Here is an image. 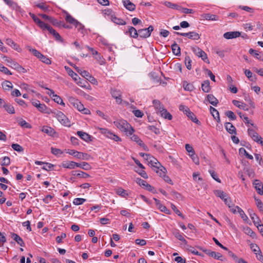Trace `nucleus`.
<instances>
[{
	"mask_svg": "<svg viewBox=\"0 0 263 263\" xmlns=\"http://www.w3.org/2000/svg\"><path fill=\"white\" fill-rule=\"evenodd\" d=\"M115 125L121 131L126 132L127 135H132L134 129L131 125L124 120H118L114 122Z\"/></svg>",
	"mask_w": 263,
	"mask_h": 263,
	"instance_id": "nucleus-1",
	"label": "nucleus"
},
{
	"mask_svg": "<svg viewBox=\"0 0 263 263\" xmlns=\"http://www.w3.org/2000/svg\"><path fill=\"white\" fill-rule=\"evenodd\" d=\"M53 116L56 117L58 121L63 125L67 126H70V122L67 117L61 111L55 110L52 111Z\"/></svg>",
	"mask_w": 263,
	"mask_h": 263,
	"instance_id": "nucleus-2",
	"label": "nucleus"
},
{
	"mask_svg": "<svg viewBox=\"0 0 263 263\" xmlns=\"http://www.w3.org/2000/svg\"><path fill=\"white\" fill-rule=\"evenodd\" d=\"M248 212L251 218L252 219L254 224L260 232H262V229H260V227H262V224H260V220L257 215L254 212L252 209H249Z\"/></svg>",
	"mask_w": 263,
	"mask_h": 263,
	"instance_id": "nucleus-3",
	"label": "nucleus"
},
{
	"mask_svg": "<svg viewBox=\"0 0 263 263\" xmlns=\"http://www.w3.org/2000/svg\"><path fill=\"white\" fill-rule=\"evenodd\" d=\"M100 132L107 138L114 140L115 141H120L121 139L107 128H99Z\"/></svg>",
	"mask_w": 263,
	"mask_h": 263,
	"instance_id": "nucleus-4",
	"label": "nucleus"
},
{
	"mask_svg": "<svg viewBox=\"0 0 263 263\" xmlns=\"http://www.w3.org/2000/svg\"><path fill=\"white\" fill-rule=\"evenodd\" d=\"M154 27L152 25L149 26L147 28L139 29L138 30V37L142 39H146L151 36Z\"/></svg>",
	"mask_w": 263,
	"mask_h": 263,
	"instance_id": "nucleus-5",
	"label": "nucleus"
},
{
	"mask_svg": "<svg viewBox=\"0 0 263 263\" xmlns=\"http://www.w3.org/2000/svg\"><path fill=\"white\" fill-rule=\"evenodd\" d=\"M67 153L73 156L76 158L81 159L82 160H88L90 158V156L88 154L79 152L73 149H68Z\"/></svg>",
	"mask_w": 263,
	"mask_h": 263,
	"instance_id": "nucleus-6",
	"label": "nucleus"
},
{
	"mask_svg": "<svg viewBox=\"0 0 263 263\" xmlns=\"http://www.w3.org/2000/svg\"><path fill=\"white\" fill-rule=\"evenodd\" d=\"M192 50L197 56L201 58L204 62L209 63L207 55L204 51L198 47H192Z\"/></svg>",
	"mask_w": 263,
	"mask_h": 263,
	"instance_id": "nucleus-7",
	"label": "nucleus"
},
{
	"mask_svg": "<svg viewBox=\"0 0 263 263\" xmlns=\"http://www.w3.org/2000/svg\"><path fill=\"white\" fill-rule=\"evenodd\" d=\"M174 33L178 35L187 37L189 39L193 40H198L200 37V35L195 31H190L186 33L174 32Z\"/></svg>",
	"mask_w": 263,
	"mask_h": 263,
	"instance_id": "nucleus-8",
	"label": "nucleus"
},
{
	"mask_svg": "<svg viewBox=\"0 0 263 263\" xmlns=\"http://www.w3.org/2000/svg\"><path fill=\"white\" fill-rule=\"evenodd\" d=\"M46 27H45L43 28V30H45L46 29L47 30L50 32V33H51L53 36V37L57 41L63 42V38L61 37V36L58 32H57L54 29H53L50 26H49L47 24L46 25Z\"/></svg>",
	"mask_w": 263,
	"mask_h": 263,
	"instance_id": "nucleus-9",
	"label": "nucleus"
},
{
	"mask_svg": "<svg viewBox=\"0 0 263 263\" xmlns=\"http://www.w3.org/2000/svg\"><path fill=\"white\" fill-rule=\"evenodd\" d=\"M205 253L208 255L209 256L213 257L215 259L224 261L227 260L226 258L223 257L222 255L218 252H216L215 251H212L211 250H206L204 251Z\"/></svg>",
	"mask_w": 263,
	"mask_h": 263,
	"instance_id": "nucleus-10",
	"label": "nucleus"
},
{
	"mask_svg": "<svg viewBox=\"0 0 263 263\" xmlns=\"http://www.w3.org/2000/svg\"><path fill=\"white\" fill-rule=\"evenodd\" d=\"M77 134L80 137L81 139L86 142H91L93 139L92 136L83 131H78Z\"/></svg>",
	"mask_w": 263,
	"mask_h": 263,
	"instance_id": "nucleus-11",
	"label": "nucleus"
},
{
	"mask_svg": "<svg viewBox=\"0 0 263 263\" xmlns=\"http://www.w3.org/2000/svg\"><path fill=\"white\" fill-rule=\"evenodd\" d=\"M128 30L125 32V34L129 35L130 37L138 39V30L133 26H128Z\"/></svg>",
	"mask_w": 263,
	"mask_h": 263,
	"instance_id": "nucleus-12",
	"label": "nucleus"
},
{
	"mask_svg": "<svg viewBox=\"0 0 263 263\" xmlns=\"http://www.w3.org/2000/svg\"><path fill=\"white\" fill-rule=\"evenodd\" d=\"M81 75L85 78L87 80L89 81L91 83L93 84H96L97 83V80L92 77L88 71L84 70L81 72Z\"/></svg>",
	"mask_w": 263,
	"mask_h": 263,
	"instance_id": "nucleus-13",
	"label": "nucleus"
},
{
	"mask_svg": "<svg viewBox=\"0 0 263 263\" xmlns=\"http://www.w3.org/2000/svg\"><path fill=\"white\" fill-rule=\"evenodd\" d=\"M29 15L31 17L33 21L36 23V24L42 30L45 27H46V25H47V24L42 21L35 14L31 13H29Z\"/></svg>",
	"mask_w": 263,
	"mask_h": 263,
	"instance_id": "nucleus-14",
	"label": "nucleus"
},
{
	"mask_svg": "<svg viewBox=\"0 0 263 263\" xmlns=\"http://www.w3.org/2000/svg\"><path fill=\"white\" fill-rule=\"evenodd\" d=\"M241 33L239 31L227 32L223 34V37L228 40L235 39L240 36Z\"/></svg>",
	"mask_w": 263,
	"mask_h": 263,
	"instance_id": "nucleus-15",
	"label": "nucleus"
},
{
	"mask_svg": "<svg viewBox=\"0 0 263 263\" xmlns=\"http://www.w3.org/2000/svg\"><path fill=\"white\" fill-rule=\"evenodd\" d=\"M2 58L3 59H4L5 61L7 63V65L11 67V68H12L14 69H16L17 67H18V65L19 64H18L17 62L14 61L10 58H9L5 55L2 56Z\"/></svg>",
	"mask_w": 263,
	"mask_h": 263,
	"instance_id": "nucleus-16",
	"label": "nucleus"
},
{
	"mask_svg": "<svg viewBox=\"0 0 263 263\" xmlns=\"http://www.w3.org/2000/svg\"><path fill=\"white\" fill-rule=\"evenodd\" d=\"M172 233L176 238L183 242L184 244H187V241L184 238L182 235L183 234L181 233L179 230L176 229H173Z\"/></svg>",
	"mask_w": 263,
	"mask_h": 263,
	"instance_id": "nucleus-17",
	"label": "nucleus"
},
{
	"mask_svg": "<svg viewBox=\"0 0 263 263\" xmlns=\"http://www.w3.org/2000/svg\"><path fill=\"white\" fill-rule=\"evenodd\" d=\"M70 103L73 105V106L78 109V110L81 111L82 109H84V105L82 104L78 100L74 98H72L70 100Z\"/></svg>",
	"mask_w": 263,
	"mask_h": 263,
	"instance_id": "nucleus-18",
	"label": "nucleus"
},
{
	"mask_svg": "<svg viewBox=\"0 0 263 263\" xmlns=\"http://www.w3.org/2000/svg\"><path fill=\"white\" fill-rule=\"evenodd\" d=\"M5 42L8 45L11 46L15 50L18 52H20L21 51V49L19 45L15 43L11 39H6Z\"/></svg>",
	"mask_w": 263,
	"mask_h": 263,
	"instance_id": "nucleus-19",
	"label": "nucleus"
},
{
	"mask_svg": "<svg viewBox=\"0 0 263 263\" xmlns=\"http://www.w3.org/2000/svg\"><path fill=\"white\" fill-rule=\"evenodd\" d=\"M243 232L247 235L250 236L253 239L257 238L256 234L250 227L245 226L242 227Z\"/></svg>",
	"mask_w": 263,
	"mask_h": 263,
	"instance_id": "nucleus-20",
	"label": "nucleus"
},
{
	"mask_svg": "<svg viewBox=\"0 0 263 263\" xmlns=\"http://www.w3.org/2000/svg\"><path fill=\"white\" fill-rule=\"evenodd\" d=\"M124 6L129 11H132L135 10V5L129 0H122Z\"/></svg>",
	"mask_w": 263,
	"mask_h": 263,
	"instance_id": "nucleus-21",
	"label": "nucleus"
},
{
	"mask_svg": "<svg viewBox=\"0 0 263 263\" xmlns=\"http://www.w3.org/2000/svg\"><path fill=\"white\" fill-rule=\"evenodd\" d=\"M253 184L257 193L261 195H263V185L259 180H255Z\"/></svg>",
	"mask_w": 263,
	"mask_h": 263,
	"instance_id": "nucleus-22",
	"label": "nucleus"
},
{
	"mask_svg": "<svg viewBox=\"0 0 263 263\" xmlns=\"http://www.w3.org/2000/svg\"><path fill=\"white\" fill-rule=\"evenodd\" d=\"M63 13L65 14V20L70 24L73 25L77 22L78 20L73 17L68 12L64 10Z\"/></svg>",
	"mask_w": 263,
	"mask_h": 263,
	"instance_id": "nucleus-23",
	"label": "nucleus"
},
{
	"mask_svg": "<svg viewBox=\"0 0 263 263\" xmlns=\"http://www.w3.org/2000/svg\"><path fill=\"white\" fill-rule=\"evenodd\" d=\"M185 114L190 118L193 122L196 123L198 125L200 124V122L196 118L195 115L192 112L190 109L186 111Z\"/></svg>",
	"mask_w": 263,
	"mask_h": 263,
	"instance_id": "nucleus-24",
	"label": "nucleus"
},
{
	"mask_svg": "<svg viewBox=\"0 0 263 263\" xmlns=\"http://www.w3.org/2000/svg\"><path fill=\"white\" fill-rule=\"evenodd\" d=\"M225 128L227 131L230 134H236V129L231 123L226 122L225 123Z\"/></svg>",
	"mask_w": 263,
	"mask_h": 263,
	"instance_id": "nucleus-25",
	"label": "nucleus"
},
{
	"mask_svg": "<svg viewBox=\"0 0 263 263\" xmlns=\"http://www.w3.org/2000/svg\"><path fill=\"white\" fill-rule=\"evenodd\" d=\"M210 110L214 119L216 120L218 123H220V119L218 110L212 106L210 107Z\"/></svg>",
	"mask_w": 263,
	"mask_h": 263,
	"instance_id": "nucleus-26",
	"label": "nucleus"
},
{
	"mask_svg": "<svg viewBox=\"0 0 263 263\" xmlns=\"http://www.w3.org/2000/svg\"><path fill=\"white\" fill-rule=\"evenodd\" d=\"M35 163L37 165L43 164V165H46L48 166V168H46V167L45 165H44L42 167L43 170H46L47 171H50L54 166V165L51 163L43 162V161H35Z\"/></svg>",
	"mask_w": 263,
	"mask_h": 263,
	"instance_id": "nucleus-27",
	"label": "nucleus"
},
{
	"mask_svg": "<svg viewBox=\"0 0 263 263\" xmlns=\"http://www.w3.org/2000/svg\"><path fill=\"white\" fill-rule=\"evenodd\" d=\"M206 98L208 101L212 105L214 106H216L217 104H218V99L215 98L213 95L212 94H209L206 96Z\"/></svg>",
	"mask_w": 263,
	"mask_h": 263,
	"instance_id": "nucleus-28",
	"label": "nucleus"
},
{
	"mask_svg": "<svg viewBox=\"0 0 263 263\" xmlns=\"http://www.w3.org/2000/svg\"><path fill=\"white\" fill-rule=\"evenodd\" d=\"M77 162L74 161L64 162L62 163L61 166L64 168L73 169L76 167Z\"/></svg>",
	"mask_w": 263,
	"mask_h": 263,
	"instance_id": "nucleus-29",
	"label": "nucleus"
},
{
	"mask_svg": "<svg viewBox=\"0 0 263 263\" xmlns=\"http://www.w3.org/2000/svg\"><path fill=\"white\" fill-rule=\"evenodd\" d=\"M110 19L117 25H125L126 24L125 21L122 18L117 17L115 15H111Z\"/></svg>",
	"mask_w": 263,
	"mask_h": 263,
	"instance_id": "nucleus-30",
	"label": "nucleus"
},
{
	"mask_svg": "<svg viewBox=\"0 0 263 263\" xmlns=\"http://www.w3.org/2000/svg\"><path fill=\"white\" fill-rule=\"evenodd\" d=\"M171 48L173 54L177 56L181 55V49L176 42H174L172 45Z\"/></svg>",
	"mask_w": 263,
	"mask_h": 263,
	"instance_id": "nucleus-31",
	"label": "nucleus"
},
{
	"mask_svg": "<svg viewBox=\"0 0 263 263\" xmlns=\"http://www.w3.org/2000/svg\"><path fill=\"white\" fill-rule=\"evenodd\" d=\"M11 237L21 247L25 246V243L22 238L15 233L11 234Z\"/></svg>",
	"mask_w": 263,
	"mask_h": 263,
	"instance_id": "nucleus-32",
	"label": "nucleus"
},
{
	"mask_svg": "<svg viewBox=\"0 0 263 263\" xmlns=\"http://www.w3.org/2000/svg\"><path fill=\"white\" fill-rule=\"evenodd\" d=\"M232 103L237 107L242 109L244 110L248 111L249 109L247 107V105L239 101L234 100L232 101Z\"/></svg>",
	"mask_w": 263,
	"mask_h": 263,
	"instance_id": "nucleus-33",
	"label": "nucleus"
},
{
	"mask_svg": "<svg viewBox=\"0 0 263 263\" xmlns=\"http://www.w3.org/2000/svg\"><path fill=\"white\" fill-rule=\"evenodd\" d=\"M41 130L50 136H53L55 133L54 130L52 128L47 126H43Z\"/></svg>",
	"mask_w": 263,
	"mask_h": 263,
	"instance_id": "nucleus-34",
	"label": "nucleus"
},
{
	"mask_svg": "<svg viewBox=\"0 0 263 263\" xmlns=\"http://www.w3.org/2000/svg\"><path fill=\"white\" fill-rule=\"evenodd\" d=\"M163 4L165 6H166L167 7H168L169 8H171V9L177 10H181L180 6H179L177 4H176L172 3L168 1H165L164 2H163Z\"/></svg>",
	"mask_w": 263,
	"mask_h": 263,
	"instance_id": "nucleus-35",
	"label": "nucleus"
},
{
	"mask_svg": "<svg viewBox=\"0 0 263 263\" xmlns=\"http://www.w3.org/2000/svg\"><path fill=\"white\" fill-rule=\"evenodd\" d=\"M202 17L203 19L209 21H217L219 18L217 15L210 13L203 14L202 15Z\"/></svg>",
	"mask_w": 263,
	"mask_h": 263,
	"instance_id": "nucleus-36",
	"label": "nucleus"
},
{
	"mask_svg": "<svg viewBox=\"0 0 263 263\" xmlns=\"http://www.w3.org/2000/svg\"><path fill=\"white\" fill-rule=\"evenodd\" d=\"M161 116L163 118L165 119H167L169 120H171L172 119L173 117L172 115L167 111V110L165 108H162V110H160V111Z\"/></svg>",
	"mask_w": 263,
	"mask_h": 263,
	"instance_id": "nucleus-37",
	"label": "nucleus"
},
{
	"mask_svg": "<svg viewBox=\"0 0 263 263\" xmlns=\"http://www.w3.org/2000/svg\"><path fill=\"white\" fill-rule=\"evenodd\" d=\"M201 88L202 90L204 92H209L211 90V86L210 85V81L209 80H206L203 82L201 84Z\"/></svg>",
	"mask_w": 263,
	"mask_h": 263,
	"instance_id": "nucleus-38",
	"label": "nucleus"
},
{
	"mask_svg": "<svg viewBox=\"0 0 263 263\" xmlns=\"http://www.w3.org/2000/svg\"><path fill=\"white\" fill-rule=\"evenodd\" d=\"M76 167H80L84 170L88 171L91 168L90 165L86 162H83L82 163H77V162Z\"/></svg>",
	"mask_w": 263,
	"mask_h": 263,
	"instance_id": "nucleus-39",
	"label": "nucleus"
},
{
	"mask_svg": "<svg viewBox=\"0 0 263 263\" xmlns=\"http://www.w3.org/2000/svg\"><path fill=\"white\" fill-rule=\"evenodd\" d=\"M249 52L250 54L253 55L257 59L263 61V54H260L256 50L251 48Z\"/></svg>",
	"mask_w": 263,
	"mask_h": 263,
	"instance_id": "nucleus-40",
	"label": "nucleus"
},
{
	"mask_svg": "<svg viewBox=\"0 0 263 263\" xmlns=\"http://www.w3.org/2000/svg\"><path fill=\"white\" fill-rule=\"evenodd\" d=\"M3 106L9 114H14L15 113L14 108L11 104L4 103Z\"/></svg>",
	"mask_w": 263,
	"mask_h": 263,
	"instance_id": "nucleus-41",
	"label": "nucleus"
},
{
	"mask_svg": "<svg viewBox=\"0 0 263 263\" xmlns=\"http://www.w3.org/2000/svg\"><path fill=\"white\" fill-rule=\"evenodd\" d=\"M65 69L67 70L68 74L75 81H77L78 79L79 78V76L74 72L69 67H65Z\"/></svg>",
	"mask_w": 263,
	"mask_h": 263,
	"instance_id": "nucleus-42",
	"label": "nucleus"
},
{
	"mask_svg": "<svg viewBox=\"0 0 263 263\" xmlns=\"http://www.w3.org/2000/svg\"><path fill=\"white\" fill-rule=\"evenodd\" d=\"M214 194L217 197H219L223 200L226 199V198L227 197V195L226 193H225L223 191L221 190H215L214 191Z\"/></svg>",
	"mask_w": 263,
	"mask_h": 263,
	"instance_id": "nucleus-43",
	"label": "nucleus"
},
{
	"mask_svg": "<svg viewBox=\"0 0 263 263\" xmlns=\"http://www.w3.org/2000/svg\"><path fill=\"white\" fill-rule=\"evenodd\" d=\"M245 73L246 77L250 79L251 81H255L256 80V76H253L252 72L249 69L245 70Z\"/></svg>",
	"mask_w": 263,
	"mask_h": 263,
	"instance_id": "nucleus-44",
	"label": "nucleus"
},
{
	"mask_svg": "<svg viewBox=\"0 0 263 263\" xmlns=\"http://www.w3.org/2000/svg\"><path fill=\"white\" fill-rule=\"evenodd\" d=\"M76 82L80 86L83 88H86L87 85H89L86 80L81 79L80 77L78 79V81Z\"/></svg>",
	"mask_w": 263,
	"mask_h": 263,
	"instance_id": "nucleus-45",
	"label": "nucleus"
},
{
	"mask_svg": "<svg viewBox=\"0 0 263 263\" xmlns=\"http://www.w3.org/2000/svg\"><path fill=\"white\" fill-rule=\"evenodd\" d=\"M238 213L239 214L241 218L243 219V221H245L246 223H249V219L247 217V216L245 213L244 211L240 208L238 209V211H237Z\"/></svg>",
	"mask_w": 263,
	"mask_h": 263,
	"instance_id": "nucleus-46",
	"label": "nucleus"
},
{
	"mask_svg": "<svg viewBox=\"0 0 263 263\" xmlns=\"http://www.w3.org/2000/svg\"><path fill=\"white\" fill-rule=\"evenodd\" d=\"M192 60L189 55H186L184 59V62L186 67L187 69L191 70L192 69Z\"/></svg>",
	"mask_w": 263,
	"mask_h": 263,
	"instance_id": "nucleus-47",
	"label": "nucleus"
},
{
	"mask_svg": "<svg viewBox=\"0 0 263 263\" xmlns=\"http://www.w3.org/2000/svg\"><path fill=\"white\" fill-rule=\"evenodd\" d=\"M2 87L5 90H9L13 87V85L11 82L9 81H5L2 83Z\"/></svg>",
	"mask_w": 263,
	"mask_h": 263,
	"instance_id": "nucleus-48",
	"label": "nucleus"
},
{
	"mask_svg": "<svg viewBox=\"0 0 263 263\" xmlns=\"http://www.w3.org/2000/svg\"><path fill=\"white\" fill-rule=\"evenodd\" d=\"M1 164L2 166H8L10 164V159L9 157L5 156L1 159Z\"/></svg>",
	"mask_w": 263,
	"mask_h": 263,
	"instance_id": "nucleus-49",
	"label": "nucleus"
},
{
	"mask_svg": "<svg viewBox=\"0 0 263 263\" xmlns=\"http://www.w3.org/2000/svg\"><path fill=\"white\" fill-rule=\"evenodd\" d=\"M239 153L240 154L244 155L249 159L252 160L253 159V157L251 155L249 154L243 147L239 148Z\"/></svg>",
	"mask_w": 263,
	"mask_h": 263,
	"instance_id": "nucleus-50",
	"label": "nucleus"
},
{
	"mask_svg": "<svg viewBox=\"0 0 263 263\" xmlns=\"http://www.w3.org/2000/svg\"><path fill=\"white\" fill-rule=\"evenodd\" d=\"M254 141L261 144L263 146V139L257 133L254 135V137L251 138Z\"/></svg>",
	"mask_w": 263,
	"mask_h": 263,
	"instance_id": "nucleus-51",
	"label": "nucleus"
},
{
	"mask_svg": "<svg viewBox=\"0 0 263 263\" xmlns=\"http://www.w3.org/2000/svg\"><path fill=\"white\" fill-rule=\"evenodd\" d=\"M52 98L53 100V101L59 104L65 105L64 103L63 102V100L62 98L58 95H55L52 96Z\"/></svg>",
	"mask_w": 263,
	"mask_h": 263,
	"instance_id": "nucleus-52",
	"label": "nucleus"
},
{
	"mask_svg": "<svg viewBox=\"0 0 263 263\" xmlns=\"http://www.w3.org/2000/svg\"><path fill=\"white\" fill-rule=\"evenodd\" d=\"M183 87L184 90L191 91L194 89V87L192 84L188 83L187 82H184Z\"/></svg>",
	"mask_w": 263,
	"mask_h": 263,
	"instance_id": "nucleus-53",
	"label": "nucleus"
},
{
	"mask_svg": "<svg viewBox=\"0 0 263 263\" xmlns=\"http://www.w3.org/2000/svg\"><path fill=\"white\" fill-rule=\"evenodd\" d=\"M28 49L29 51L31 52L34 56L37 58L39 59L40 58L41 55L43 54L40 51H37L35 49H32L30 47L28 46Z\"/></svg>",
	"mask_w": 263,
	"mask_h": 263,
	"instance_id": "nucleus-54",
	"label": "nucleus"
},
{
	"mask_svg": "<svg viewBox=\"0 0 263 263\" xmlns=\"http://www.w3.org/2000/svg\"><path fill=\"white\" fill-rule=\"evenodd\" d=\"M153 102L155 108L158 109L159 111H160V110H162V108H164L159 100H154Z\"/></svg>",
	"mask_w": 263,
	"mask_h": 263,
	"instance_id": "nucleus-55",
	"label": "nucleus"
},
{
	"mask_svg": "<svg viewBox=\"0 0 263 263\" xmlns=\"http://www.w3.org/2000/svg\"><path fill=\"white\" fill-rule=\"evenodd\" d=\"M165 168L161 165L159 169L156 170V172L158 174L160 177H163L165 175Z\"/></svg>",
	"mask_w": 263,
	"mask_h": 263,
	"instance_id": "nucleus-56",
	"label": "nucleus"
},
{
	"mask_svg": "<svg viewBox=\"0 0 263 263\" xmlns=\"http://www.w3.org/2000/svg\"><path fill=\"white\" fill-rule=\"evenodd\" d=\"M74 26L76 28H77L78 31L81 32V33H83L84 26L82 24L77 21V22L74 24Z\"/></svg>",
	"mask_w": 263,
	"mask_h": 263,
	"instance_id": "nucleus-57",
	"label": "nucleus"
},
{
	"mask_svg": "<svg viewBox=\"0 0 263 263\" xmlns=\"http://www.w3.org/2000/svg\"><path fill=\"white\" fill-rule=\"evenodd\" d=\"M171 208L177 215L181 217L182 219H184V216L180 212L179 210L177 209V207L173 203H171Z\"/></svg>",
	"mask_w": 263,
	"mask_h": 263,
	"instance_id": "nucleus-58",
	"label": "nucleus"
},
{
	"mask_svg": "<svg viewBox=\"0 0 263 263\" xmlns=\"http://www.w3.org/2000/svg\"><path fill=\"white\" fill-rule=\"evenodd\" d=\"M18 124L23 127H25L27 128H31V125L28 123L26 122V121L23 119H21L18 121Z\"/></svg>",
	"mask_w": 263,
	"mask_h": 263,
	"instance_id": "nucleus-59",
	"label": "nucleus"
},
{
	"mask_svg": "<svg viewBox=\"0 0 263 263\" xmlns=\"http://www.w3.org/2000/svg\"><path fill=\"white\" fill-rule=\"evenodd\" d=\"M149 163L151 164L152 167H154L156 169H159L160 168V166L161 165L156 158H155V160L152 159Z\"/></svg>",
	"mask_w": 263,
	"mask_h": 263,
	"instance_id": "nucleus-60",
	"label": "nucleus"
},
{
	"mask_svg": "<svg viewBox=\"0 0 263 263\" xmlns=\"http://www.w3.org/2000/svg\"><path fill=\"white\" fill-rule=\"evenodd\" d=\"M186 249L189 252H191L192 254H193L194 255H201L200 253H199L198 251H197L194 247H193L190 245L186 246Z\"/></svg>",
	"mask_w": 263,
	"mask_h": 263,
	"instance_id": "nucleus-61",
	"label": "nucleus"
},
{
	"mask_svg": "<svg viewBox=\"0 0 263 263\" xmlns=\"http://www.w3.org/2000/svg\"><path fill=\"white\" fill-rule=\"evenodd\" d=\"M37 109L43 113H49L47 111L48 108L44 104H40L39 106L37 107Z\"/></svg>",
	"mask_w": 263,
	"mask_h": 263,
	"instance_id": "nucleus-62",
	"label": "nucleus"
},
{
	"mask_svg": "<svg viewBox=\"0 0 263 263\" xmlns=\"http://www.w3.org/2000/svg\"><path fill=\"white\" fill-rule=\"evenodd\" d=\"M116 193L122 197H125L126 196L128 195V194L126 193V190L122 189L119 188L117 190Z\"/></svg>",
	"mask_w": 263,
	"mask_h": 263,
	"instance_id": "nucleus-63",
	"label": "nucleus"
},
{
	"mask_svg": "<svg viewBox=\"0 0 263 263\" xmlns=\"http://www.w3.org/2000/svg\"><path fill=\"white\" fill-rule=\"evenodd\" d=\"M43 63H45L47 65H49L51 63V60L47 58L46 56L42 54L39 59Z\"/></svg>",
	"mask_w": 263,
	"mask_h": 263,
	"instance_id": "nucleus-64",
	"label": "nucleus"
}]
</instances>
